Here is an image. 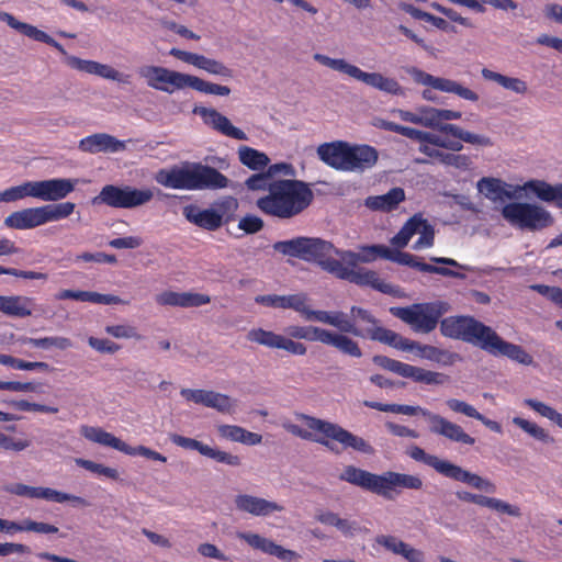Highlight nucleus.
Masks as SVG:
<instances>
[{
    "mask_svg": "<svg viewBox=\"0 0 562 562\" xmlns=\"http://www.w3.org/2000/svg\"><path fill=\"white\" fill-rule=\"evenodd\" d=\"M169 54L183 63L195 66L199 69H203L206 72L215 76L225 78L233 77V70L224 65L222 61L209 58L204 55L196 53L186 52L179 48H171Z\"/></svg>",
    "mask_w": 562,
    "mask_h": 562,
    "instance_id": "nucleus-18",
    "label": "nucleus"
},
{
    "mask_svg": "<svg viewBox=\"0 0 562 562\" xmlns=\"http://www.w3.org/2000/svg\"><path fill=\"white\" fill-rule=\"evenodd\" d=\"M364 337L402 351H414L415 347H418V341L405 338L400 334L382 326H373L372 328H368L364 333Z\"/></svg>",
    "mask_w": 562,
    "mask_h": 562,
    "instance_id": "nucleus-23",
    "label": "nucleus"
},
{
    "mask_svg": "<svg viewBox=\"0 0 562 562\" xmlns=\"http://www.w3.org/2000/svg\"><path fill=\"white\" fill-rule=\"evenodd\" d=\"M414 351H417V355L422 358L438 362L443 366H451L460 359L458 353L439 349L430 345H422L420 342H418V347H415Z\"/></svg>",
    "mask_w": 562,
    "mask_h": 562,
    "instance_id": "nucleus-41",
    "label": "nucleus"
},
{
    "mask_svg": "<svg viewBox=\"0 0 562 562\" xmlns=\"http://www.w3.org/2000/svg\"><path fill=\"white\" fill-rule=\"evenodd\" d=\"M456 496L461 502L486 507L499 514L508 515L516 518H519L522 515L519 506L509 504L499 498L485 496L483 494H475L468 491H457Z\"/></svg>",
    "mask_w": 562,
    "mask_h": 562,
    "instance_id": "nucleus-19",
    "label": "nucleus"
},
{
    "mask_svg": "<svg viewBox=\"0 0 562 562\" xmlns=\"http://www.w3.org/2000/svg\"><path fill=\"white\" fill-rule=\"evenodd\" d=\"M237 153L239 161L254 171L263 170L270 162V158L265 153L249 146H239Z\"/></svg>",
    "mask_w": 562,
    "mask_h": 562,
    "instance_id": "nucleus-40",
    "label": "nucleus"
},
{
    "mask_svg": "<svg viewBox=\"0 0 562 562\" xmlns=\"http://www.w3.org/2000/svg\"><path fill=\"white\" fill-rule=\"evenodd\" d=\"M210 296L200 293L190 292H162L157 297V302L161 305L180 306V307H198L210 303Z\"/></svg>",
    "mask_w": 562,
    "mask_h": 562,
    "instance_id": "nucleus-29",
    "label": "nucleus"
},
{
    "mask_svg": "<svg viewBox=\"0 0 562 562\" xmlns=\"http://www.w3.org/2000/svg\"><path fill=\"white\" fill-rule=\"evenodd\" d=\"M315 518L323 525L333 526L337 528L346 537H352L355 532L360 531V527L356 520L340 518L338 514L334 512L319 510L316 514Z\"/></svg>",
    "mask_w": 562,
    "mask_h": 562,
    "instance_id": "nucleus-39",
    "label": "nucleus"
},
{
    "mask_svg": "<svg viewBox=\"0 0 562 562\" xmlns=\"http://www.w3.org/2000/svg\"><path fill=\"white\" fill-rule=\"evenodd\" d=\"M204 406L214 408L220 413H232L235 401L226 394L209 391Z\"/></svg>",
    "mask_w": 562,
    "mask_h": 562,
    "instance_id": "nucleus-50",
    "label": "nucleus"
},
{
    "mask_svg": "<svg viewBox=\"0 0 562 562\" xmlns=\"http://www.w3.org/2000/svg\"><path fill=\"white\" fill-rule=\"evenodd\" d=\"M345 334L346 333L338 334L328 330L324 344L336 348L345 356L351 358H361L363 353L359 344Z\"/></svg>",
    "mask_w": 562,
    "mask_h": 562,
    "instance_id": "nucleus-37",
    "label": "nucleus"
},
{
    "mask_svg": "<svg viewBox=\"0 0 562 562\" xmlns=\"http://www.w3.org/2000/svg\"><path fill=\"white\" fill-rule=\"evenodd\" d=\"M238 537L244 539L254 549L260 550L270 555H274L284 562H292L297 560L300 555L292 550L285 549L280 544H277L272 540L265 538L258 533H239Z\"/></svg>",
    "mask_w": 562,
    "mask_h": 562,
    "instance_id": "nucleus-22",
    "label": "nucleus"
},
{
    "mask_svg": "<svg viewBox=\"0 0 562 562\" xmlns=\"http://www.w3.org/2000/svg\"><path fill=\"white\" fill-rule=\"evenodd\" d=\"M4 403L18 411H22V412H42V413H49V414H56L58 412V408L57 407H54V406H47V405H43V404H37V403H30L29 401H25V400H19V401H15V400H12V401H9V402H5Z\"/></svg>",
    "mask_w": 562,
    "mask_h": 562,
    "instance_id": "nucleus-56",
    "label": "nucleus"
},
{
    "mask_svg": "<svg viewBox=\"0 0 562 562\" xmlns=\"http://www.w3.org/2000/svg\"><path fill=\"white\" fill-rule=\"evenodd\" d=\"M443 128L447 131L448 135H451L462 142L485 147L493 146V142L488 136L471 133L456 124Z\"/></svg>",
    "mask_w": 562,
    "mask_h": 562,
    "instance_id": "nucleus-44",
    "label": "nucleus"
},
{
    "mask_svg": "<svg viewBox=\"0 0 562 562\" xmlns=\"http://www.w3.org/2000/svg\"><path fill=\"white\" fill-rule=\"evenodd\" d=\"M372 361L375 366H378L384 370L394 372L403 378H406V375H407V371L409 368V364H407V363H403L398 360H394V359H391V358H389L386 356H382V355L373 356Z\"/></svg>",
    "mask_w": 562,
    "mask_h": 562,
    "instance_id": "nucleus-51",
    "label": "nucleus"
},
{
    "mask_svg": "<svg viewBox=\"0 0 562 562\" xmlns=\"http://www.w3.org/2000/svg\"><path fill=\"white\" fill-rule=\"evenodd\" d=\"M139 76L147 80L150 88L167 93H172L176 89L189 87L202 93L227 97L231 88L203 80L196 76L170 70L161 66H144L139 69Z\"/></svg>",
    "mask_w": 562,
    "mask_h": 562,
    "instance_id": "nucleus-6",
    "label": "nucleus"
},
{
    "mask_svg": "<svg viewBox=\"0 0 562 562\" xmlns=\"http://www.w3.org/2000/svg\"><path fill=\"white\" fill-rule=\"evenodd\" d=\"M23 344L31 345L36 348L49 349L55 347L60 350H66L72 346L69 338L66 337H44V338H31L26 337L22 339Z\"/></svg>",
    "mask_w": 562,
    "mask_h": 562,
    "instance_id": "nucleus-47",
    "label": "nucleus"
},
{
    "mask_svg": "<svg viewBox=\"0 0 562 562\" xmlns=\"http://www.w3.org/2000/svg\"><path fill=\"white\" fill-rule=\"evenodd\" d=\"M300 419L305 422L310 429L321 432L323 437H317L311 431L303 429L299 425H286L285 429L293 436L304 440L317 442L335 453H338L339 450L330 440L339 442L345 449L351 448L355 451L369 456L375 453L374 448L367 440H364L362 437L353 435L336 423L324 420L306 414H301Z\"/></svg>",
    "mask_w": 562,
    "mask_h": 562,
    "instance_id": "nucleus-4",
    "label": "nucleus"
},
{
    "mask_svg": "<svg viewBox=\"0 0 562 562\" xmlns=\"http://www.w3.org/2000/svg\"><path fill=\"white\" fill-rule=\"evenodd\" d=\"M317 155L326 165L340 171L363 172L379 160V151L373 146L351 145L344 140L319 145Z\"/></svg>",
    "mask_w": 562,
    "mask_h": 562,
    "instance_id": "nucleus-5",
    "label": "nucleus"
},
{
    "mask_svg": "<svg viewBox=\"0 0 562 562\" xmlns=\"http://www.w3.org/2000/svg\"><path fill=\"white\" fill-rule=\"evenodd\" d=\"M513 423L528 435L543 443H553L554 438L546 429L521 417H514Z\"/></svg>",
    "mask_w": 562,
    "mask_h": 562,
    "instance_id": "nucleus-48",
    "label": "nucleus"
},
{
    "mask_svg": "<svg viewBox=\"0 0 562 562\" xmlns=\"http://www.w3.org/2000/svg\"><path fill=\"white\" fill-rule=\"evenodd\" d=\"M8 493L14 494L18 496H24L29 498H44L47 501H52L53 497V488L50 487H35L29 486L23 483H14L5 486L4 488Z\"/></svg>",
    "mask_w": 562,
    "mask_h": 562,
    "instance_id": "nucleus-42",
    "label": "nucleus"
},
{
    "mask_svg": "<svg viewBox=\"0 0 562 562\" xmlns=\"http://www.w3.org/2000/svg\"><path fill=\"white\" fill-rule=\"evenodd\" d=\"M406 378L425 384H442L449 379V376L445 375L443 373L428 371L411 364Z\"/></svg>",
    "mask_w": 562,
    "mask_h": 562,
    "instance_id": "nucleus-45",
    "label": "nucleus"
},
{
    "mask_svg": "<svg viewBox=\"0 0 562 562\" xmlns=\"http://www.w3.org/2000/svg\"><path fill=\"white\" fill-rule=\"evenodd\" d=\"M155 180L165 188L190 191L225 189L231 182L215 167L191 161L159 169Z\"/></svg>",
    "mask_w": 562,
    "mask_h": 562,
    "instance_id": "nucleus-3",
    "label": "nucleus"
},
{
    "mask_svg": "<svg viewBox=\"0 0 562 562\" xmlns=\"http://www.w3.org/2000/svg\"><path fill=\"white\" fill-rule=\"evenodd\" d=\"M273 249L284 256L316 263L322 270L333 274L339 260L331 257L336 247L331 241L319 237L299 236L273 244Z\"/></svg>",
    "mask_w": 562,
    "mask_h": 562,
    "instance_id": "nucleus-7",
    "label": "nucleus"
},
{
    "mask_svg": "<svg viewBox=\"0 0 562 562\" xmlns=\"http://www.w3.org/2000/svg\"><path fill=\"white\" fill-rule=\"evenodd\" d=\"M194 114L200 115L203 119V122L211 126L213 130L218 133L232 137L238 140H247L248 137L240 128L234 126L232 122L222 113L213 108L205 106H194Z\"/></svg>",
    "mask_w": 562,
    "mask_h": 562,
    "instance_id": "nucleus-17",
    "label": "nucleus"
},
{
    "mask_svg": "<svg viewBox=\"0 0 562 562\" xmlns=\"http://www.w3.org/2000/svg\"><path fill=\"white\" fill-rule=\"evenodd\" d=\"M428 223L429 222L424 218L420 213L414 214L405 222L400 232L391 238V245L395 248H405L411 238L415 234L420 233Z\"/></svg>",
    "mask_w": 562,
    "mask_h": 562,
    "instance_id": "nucleus-34",
    "label": "nucleus"
},
{
    "mask_svg": "<svg viewBox=\"0 0 562 562\" xmlns=\"http://www.w3.org/2000/svg\"><path fill=\"white\" fill-rule=\"evenodd\" d=\"M333 254L339 256V261L342 265L345 262L348 267H350L349 269H355L359 262H371L373 260V257L360 255L351 250H340L336 248V250H334Z\"/></svg>",
    "mask_w": 562,
    "mask_h": 562,
    "instance_id": "nucleus-59",
    "label": "nucleus"
},
{
    "mask_svg": "<svg viewBox=\"0 0 562 562\" xmlns=\"http://www.w3.org/2000/svg\"><path fill=\"white\" fill-rule=\"evenodd\" d=\"M77 179L55 178L41 180V200L59 201L75 190Z\"/></svg>",
    "mask_w": 562,
    "mask_h": 562,
    "instance_id": "nucleus-27",
    "label": "nucleus"
},
{
    "mask_svg": "<svg viewBox=\"0 0 562 562\" xmlns=\"http://www.w3.org/2000/svg\"><path fill=\"white\" fill-rule=\"evenodd\" d=\"M359 81L393 95H405V89L397 82V80L384 77L380 72L363 71Z\"/></svg>",
    "mask_w": 562,
    "mask_h": 562,
    "instance_id": "nucleus-36",
    "label": "nucleus"
},
{
    "mask_svg": "<svg viewBox=\"0 0 562 562\" xmlns=\"http://www.w3.org/2000/svg\"><path fill=\"white\" fill-rule=\"evenodd\" d=\"M406 72L412 76L416 83L430 86L431 88L443 92L454 93L464 100L473 102L479 100V94L476 92L463 87L454 80L435 77L417 67H408L406 68Z\"/></svg>",
    "mask_w": 562,
    "mask_h": 562,
    "instance_id": "nucleus-12",
    "label": "nucleus"
},
{
    "mask_svg": "<svg viewBox=\"0 0 562 562\" xmlns=\"http://www.w3.org/2000/svg\"><path fill=\"white\" fill-rule=\"evenodd\" d=\"M50 222L60 221L72 214L76 205L72 202L46 204Z\"/></svg>",
    "mask_w": 562,
    "mask_h": 562,
    "instance_id": "nucleus-60",
    "label": "nucleus"
},
{
    "mask_svg": "<svg viewBox=\"0 0 562 562\" xmlns=\"http://www.w3.org/2000/svg\"><path fill=\"white\" fill-rule=\"evenodd\" d=\"M333 317L338 323L333 326L339 329V334L346 333L364 338V331L358 328L353 322L348 321L344 312H333Z\"/></svg>",
    "mask_w": 562,
    "mask_h": 562,
    "instance_id": "nucleus-57",
    "label": "nucleus"
},
{
    "mask_svg": "<svg viewBox=\"0 0 562 562\" xmlns=\"http://www.w3.org/2000/svg\"><path fill=\"white\" fill-rule=\"evenodd\" d=\"M314 200L308 183L302 180L284 179L269 184V194L257 200V206L265 214L289 220L306 210Z\"/></svg>",
    "mask_w": 562,
    "mask_h": 562,
    "instance_id": "nucleus-2",
    "label": "nucleus"
},
{
    "mask_svg": "<svg viewBox=\"0 0 562 562\" xmlns=\"http://www.w3.org/2000/svg\"><path fill=\"white\" fill-rule=\"evenodd\" d=\"M431 110L437 109L431 106H422L418 109V111L420 112L422 121L425 122L420 123V125L447 134V131L443 127L452 126V124L442 123L441 117H437V115L434 112H431Z\"/></svg>",
    "mask_w": 562,
    "mask_h": 562,
    "instance_id": "nucleus-52",
    "label": "nucleus"
},
{
    "mask_svg": "<svg viewBox=\"0 0 562 562\" xmlns=\"http://www.w3.org/2000/svg\"><path fill=\"white\" fill-rule=\"evenodd\" d=\"M4 225L14 229H31L32 226L29 209L11 213L4 218Z\"/></svg>",
    "mask_w": 562,
    "mask_h": 562,
    "instance_id": "nucleus-55",
    "label": "nucleus"
},
{
    "mask_svg": "<svg viewBox=\"0 0 562 562\" xmlns=\"http://www.w3.org/2000/svg\"><path fill=\"white\" fill-rule=\"evenodd\" d=\"M105 333L115 338H135L137 340L143 338L135 327L127 325H109L105 327Z\"/></svg>",
    "mask_w": 562,
    "mask_h": 562,
    "instance_id": "nucleus-61",
    "label": "nucleus"
},
{
    "mask_svg": "<svg viewBox=\"0 0 562 562\" xmlns=\"http://www.w3.org/2000/svg\"><path fill=\"white\" fill-rule=\"evenodd\" d=\"M235 506L238 510L248 513L255 516H268L274 512H282L283 506L276 502H271L261 497L239 494L235 497Z\"/></svg>",
    "mask_w": 562,
    "mask_h": 562,
    "instance_id": "nucleus-24",
    "label": "nucleus"
},
{
    "mask_svg": "<svg viewBox=\"0 0 562 562\" xmlns=\"http://www.w3.org/2000/svg\"><path fill=\"white\" fill-rule=\"evenodd\" d=\"M333 276L341 280H347L359 286H370L383 294H395L394 288L391 284L381 281L378 273L373 270L364 268L349 269L339 261Z\"/></svg>",
    "mask_w": 562,
    "mask_h": 562,
    "instance_id": "nucleus-14",
    "label": "nucleus"
},
{
    "mask_svg": "<svg viewBox=\"0 0 562 562\" xmlns=\"http://www.w3.org/2000/svg\"><path fill=\"white\" fill-rule=\"evenodd\" d=\"M0 21L5 22L10 27L18 31L19 33L41 43H45L54 48H56L61 55L66 56V64L77 70L85 71L87 74H97L98 61L93 60H85L76 56L67 55V52L55 41L50 35L45 33L42 30H38L36 26L24 23L15 19L11 13L0 11Z\"/></svg>",
    "mask_w": 562,
    "mask_h": 562,
    "instance_id": "nucleus-9",
    "label": "nucleus"
},
{
    "mask_svg": "<svg viewBox=\"0 0 562 562\" xmlns=\"http://www.w3.org/2000/svg\"><path fill=\"white\" fill-rule=\"evenodd\" d=\"M429 431L435 435L442 436L453 442H460L464 445H474L475 438L467 434L463 428L454 424L439 414L430 416Z\"/></svg>",
    "mask_w": 562,
    "mask_h": 562,
    "instance_id": "nucleus-21",
    "label": "nucleus"
},
{
    "mask_svg": "<svg viewBox=\"0 0 562 562\" xmlns=\"http://www.w3.org/2000/svg\"><path fill=\"white\" fill-rule=\"evenodd\" d=\"M125 146L124 144L116 139L115 137L104 134V133H97L90 136H87L82 138L79 142V149L86 153H101V151H111L115 153L121 149H123Z\"/></svg>",
    "mask_w": 562,
    "mask_h": 562,
    "instance_id": "nucleus-28",
    "label": "nucleus"
},
{
    "mask_svg": "<svg viewBox=\"0 0 562 562\" xmlns=\"http://www.w3.org/2000/svg\"><path fill=\"white\" fill-rule=\"evenodd\" d=\"M307 301L305 293H297L291 295H277L267 294L258 295L255 297L257 304H261L274 308H292L295 312L302 313L304 303Z\"/></svg>",
    "mask_w": 562,
    "mask_h": 562,
    "instance_id": "nucleus-31",
    "label": "nucleus"
},
{
    "mask_svg": "<svg viewBox=\"0 0 562 562\" xmlns=\"http://www.w3.org/2000/svg\"><path fill=\"white\" fill-rule=\"evenodd\" d=\"M339 480L359 486L362 490L369 491L380 496L384 494L383 474L371 473L355 465H346L342 472L339 474Z\"/></svg>",
    "mask_w": 562,
    "mask_h": 562,
    "instance_id": "nucleus-16",
    "label": "nucleus"
},
{
    "mask_svg": "<svg viewBox=\"0 0 562 562\" xmlns=\"http://www.w3.org/2000/svg\"><path fill=\"white\" fill-rule=\"evenodd\" d=\"M521 189L543 202L552 203L562 209V183L550 184L544 180L533 179L525 182Z\"/></svg>",
    "mask_w": 562,
    "mask_h": 562,
    "instance_id": "nucleus-25",
    "label": "nucleus"
},
{
    "mask_svg": "<svg viewBox=\"0 0 562 562\" xmlns=\"http://www.w3.org/2000/svg\"><path fill=\"white\" fill-rule=\"evenodd\" d=\"M169 439L172 443H175L178 447H181L183 449L188 450H196L200 454H204L205 448L207 445L203 443L202 441H199L193 438L184 437L178 434H169Z\"/></svg>",
    "mask_w": 562,
    "mask_h": 562,
    "instance_id": "nucleus-58",
    "label": "nucleus"
},
{
    "mask_svg": "<svg viewBox=\"0 0 562 562\" xmlns=\"http://www.w3.org/2000/svg\"><path fill=\"white\" fill-rule=\"evenodd\" d=\"M502 216L510 225L530 232L541 231L554 223L553 216L540 205L512 202L502 209Z\"/></svg>",
    "mask_w": 562,
    "mask_h": 562,
    "instance_id": "nucleus-10",
    "label": "nucleus"
},
{
    "mask_svg": "<svg viewBox=\"0 0 562 562\" xmlns=\"http://www.w3.org/2000/svg\"><path fill=\"white\" fill-rule=\"evenodd\" d=\"M481 349L495 357H507L525 366H530L533 362V358L521 346L504 340L492 327H490Z\"/></svg>",
    "mask_w": 562,
    "mask_h": 562,
    "instance_id": "nucleus-13",
    "label": "nucleus"
},
{
    "mask_svg": "<svg viewBox=\"0 0 562 562\" xmlns=\"http://www.w3.org/2000/svg\"><path fill=\"white\" fill-rule=\"evenodd\" d=\"M33 303V299L21 295H0V312L11 317H27L32 315L29 305Z\"/></svg>",
    "mask_w": 562,
    "mask_h": 562,
    "instance_id": "nucleus-35",
    "label": "nucleus"
},
{
    "mask_svg": "<svg viewBox=\"0 0 562 562\" xmlns=\"http://www.w3.org/2000/svg\"><path fill=\"white\" fill-rule=\"evenodd\" d=\"M396 487L407 490H420L423 481L419 476L387 471L383 473V491L382 497L392 499L391 491Z\"/></svg>",
    "mask_w": 562,
    "mask_h": 562,
    "instance_id": "nucleus-30",
    "label": "nucleus"
},
{
    "mask_svg": "<svg viewBox=\"0 0 562 562\" xmlns=\"http://www.w3.org/2000/svg\"><path fill=\"white\" fill-rule=\"evenodd\" d=\"M451 305L443 301L427 303H414L409 306H393L390 313L412 326L417 333H430L440 323L442 336L462 340L482 348V344L488 334L490 326L470 315L440 317L448 313Z\"/></svg>",
    "mask_w": 562,
    "mask_h": 562,
    "instance_id": "nucleus-1",
    "label": "nucleus"
},
{
    "mask_svg": "<svg viewBox=\"0 0 562 562\" xmlns=\"http://www.w3.org/2000/svg\"><path fill=\"white\" fill-rule=\"evenodd\" d=\"M183 215L190 223L211 232L224 224L214 207L200 210L196 205L190 204L183 207Z\"/></svg>",
    "mask_w": 562,
    "mask_h": 562,
    "instance_id": "nucleus-26",
    "label": "nucleus"
},
{
    "mask_svg": "<svg viewBox=\"0 0 562 562\" xmlns=\"http://www.w3.org/2000/svg\"><path fill=\"white\" fill-rule=\"evenodd\" d=\"M88 344L94 350L101 353L113 355L121 349V346L105 338L90 337Z\"/></svg>",
    "mask_w": 562,
    "mask_h": 562,
    "instance_id": "nucleus-63",
    "label": "nucleus"
},
{
    "mask_svg": "<svg viewBox=\"0 0 562 562\" xmlns=\"http://www.w3.org/2000/svg\"><path fill=\"white\" fill-rule=\"evenodd\" d=\"M154 198L150 189H138L132 186H104L100 193L92 198V205H106L114 209H135L148 203Z\"/></svg>",
    "mask_w": 562,
    "mask_h": 562,
    "instance_id": "nucleus-11",
    "label": "nucleus"
},
{
    "mask_svg": "<svg viewBox=\"0 0 562 562\" xmlns=\"http://www.w3.org/2000/svg\"><path fill=\"white\" fill-rule=\"evenodd\" d=\"M408 456L415 461L423 462L432 468L445 477L464 483L468 486L485 493L493 494L496 492V485L490 480L484 479L476 473H472L448 460H442L435 454H429L418 446H413L408 451Z\"/></svg>",
    "mask_w": 562,
    "mask_h": 562,
    "instance_id": "nucleus-8",
    "label": "nucleus"
},
{
    "mask_svg": "<svg viewBox=\"0 0 562 562\" xmlns=\"http://www.w3.org/2000/svg\"><path fill=\"white\" fill-rule=\"evenodd\" d=\"M75 462L80 468H83L85 470L90 471L92 473L104 475V476H106L109 479H112V480H117L119 479V472H117L116 469L109 468V467H105V465H103L101 463H97V462H93L91 460H86V459H82V458H77L75 460Z\"/></svg>",
    "mask_w": 562,
    "mask_h": 562,
    "instance_id": "nucleus-53",
    "label": "nucleus"
},
{
    "mask_svg": "<svg viewBox=\"0 0 562 562\" xmlns=\"http://www.w3.org/2000/svg\"><path fill=\"white\" fill-rule=\"evenodd\" d=\"M0 364L10 366L18 370H41L45 372L53 371V368L47 362L35 361L29 362L10 355H0Z\"/></svg>",
    "mask_w": 562,
    "mask_h": 562,
    "instance_id": "nucleus-46",
    "label": "nucleus"
},
{
    "mask_svg": "<svg viewBox=\"0 0 562 562\" xmlns=\"http://www.w3.org/2000/svg\"><path fill=\"white\" fill-rule=\"evenodd\" d=\"M404 200V189L395 187L385 194L368 196L364 205L372 211L391 212Z\"/></svg>",
    "mask_w": 562,
    "mask_h": 562,
    "instance_id": "nucleus-32",
    "label": "nucleus"
},
{
    "mask_svg": "<svg viewBox=\"0 0 562 562\" xmlns=\"http://www.w3.org/2000/svg\"><path fill=\"white\" fill-rule=\"evenodd\" d=\"M238 206V200L232 195L223 196L213 203V207L217 214L221 215V220L224 221V224L235 220V212Z\"/></svg>",
    "mask_w": 562,
    "mask_h": 562,
    "instance_id": "nucleus-49",
    "label": "nucleus"
},
{
    "mask_svg": "<svg viewBox=\"0 0 562 562\" xmlns=\"http://www.w3.org/2000/svg\"><path fill=\"white\" fill-rule=\"evenodd\" d=\"M203 456L207 457L210 459H213V460H215L218 463H224V464H227V465H231V467H239V465H241V458L240 457H238L236 454L228 453L226 451H222V450L216 449V448H212L210 446H206Z\"/></svg>",
    "mask_w": 562,
    "mask_h": 562,
    "instance_id": "nucleus-54",
    "label": "nucleus"
},
{
    "mask_svg": "<svg viewBox=\"0 0 562 562\" xmlns=\"http://www.w3.org/2000/svg\"><path fill=\"white\" fill-rule=\"evenodd\" d=\"M328 329L316 326H289L286 334L291 338L325 342Z\"/></svg>",
    "mask_w": 562,
    "mask_h": 562,
    "instance_id": "nucleus-43",
    "label": "nucleus"
},
{
    "mask_svg": "<svg viewBox=\"0 0 562 562\" xmlns=\"http://www.w3.org/2000/svg\"><path fill=\"white\" fill-rule=\"evenodd\" d=\"M247 339L269 348L283 349L292 355L304 356L307 351L304 344L262 328L248 331Z\"/></svg>",
    "mask_w": 562,
    "mask_h": 562,
    "instance_id": "nucleus-15",
    "label": "nucleus"
},
{
    "mask_svg": "<svg viewBox=\"0 0 562 562\" xmlns=\"http://www.w3.org/2000/svg\"><path fill=\"white\" fill-rule=\"evenodd\" d=\"M375 542L378 544L384 547L387 551H391L395 554H401V552L405 548V543H406V542L400 540L395 536H385V535L376 536Z\"/></svg>",
    "mask_w": 562,
    "mask_h": 562,
    "instance_id": "nucleus-64",
    "label": "nucleus"
},
{
    "mask_svg": "<svg viewBox=\"0 0 562 562\" xmlns=\"http://www.w3.org/2000/svg\"><path fill=\"white\" fill-rule=\"evenodd\" d=\"M363 249L374 255H379V257L383 259L417 269L422 272L430 273L432 267V265L420 261L418 257L409 252L401 251V248L390 249L385 245L375 244L363 246Z\"/></svg>",
    "mask_w": 562,
    "mask_h": 562,
    "instance_id": "nucleus-20",
    "label": "nucleus"
},
{
    "mask_svg": "<svg viewBox=\"0 0 562 562\" xmlns=\"http://www.w3.org/2000/svg\"><path fill=\"white\" fill-rule=\"evenodd\" d=\"M419 151L425 154L430 158L438 159L441 164L446 166H452L458 169H469L472 165L471 158L467 155L445 153L439 149L429 147L428 145H422L419 147Z\"/></svg>",
    "mask_w": 562,
    "mask_h": 562,
    "instance_id": "nucleus-38",
    "label": "nucleus"
},
{
    "mask_svg": "<svg viewBox=\"0 0 562 562\" xmlns=\"http://www.w3.org/2000/svg\"><path fill=\"white\" fill-rule=\"evenodd\" d=\"M477 190L486 199L496 201H505V199H515V192L506 189L507 183L497 178H482L477 181Z\"/></svg>",
    "mask_w": 562,
    "mask_h": 562,
    "instance_id": "nucleus-33",
    "label": "nucleus"
},
{
    "mask_svg": "<svg viewBox=\"0 0 562 562\" xmlns=\"http://www.w3.org/2000/svg\"><path fill=\"white\" fill-rule=\"evenodd\" d=\"M263 226V221L259 216L252 214H247L241 217L238 223V228L244 231L246 234H256L260 232Z\"/></svg>",
    "mask_w": 562,
    "mask_h": 562,
    "instance_id": "nucleus-62",
    "label": "nucleus"
}]
</instances>
